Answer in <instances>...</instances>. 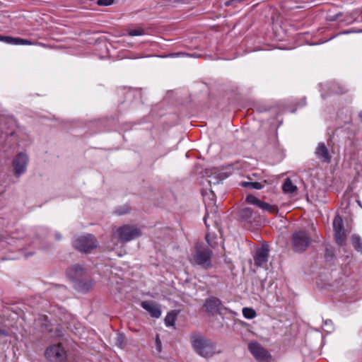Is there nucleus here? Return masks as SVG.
Segmentation results:
<instances>
[{"instance_id": "1", "label": "nucleus", "mask_w": 362, "mask_h": 362, "mask_svg": "<svg viewBox=\"0 0 362 362\" xmlns=\"http://www.w3.org/2000/svg\"><path fill=\"white\" fill-rule=\"evenodd\" d=\"M191 343L197 354L204 358H211L216 353L214 344L202 335H192Z\"/></svg>"}, {"instance_id": "2", "label": "nucleus", "mask_w": 362, "mask_h": 362, "mask_svg": "<svg viewBox=\"0 0 362 362\" xmlns=\"http://www.w3.org/2000/svg\"><path fill=\"white\" fill-rule=\"evenodd\" d=\"M311 242V235L305 230H296L291 235V247L295 252L301 253L305 251Z\"/></svg>"}, {"instance_id": "3", "label": "nucleus", "mask_w": 362, "mask_h": 362, "mask_svg": "<svg viewBox=\"0 0 362 362\" xmlns=\"http://www.w3.org/2000/svg\"><path fill=\"white\" fill-rule=\"evenodd\" d=\"M141 234L140 229L132 225H124L112 231V237L122 243L129 242L139 237Z\"/></svg>"}, {"instance_id": "4", "label": "nucleus", "mask_w": 362, "mask_h": 362, "mask_svg": "<svg viewBox=\"0 0 362 362\" xmlns=\"http://www.w3.org/2000/svg\"><path fill=\"white\" fill-rule=\"evenodd\" d=\"M212 252L210 249L203 246H197L192 254L190 262L204 269L211 267V258Z\"/></svg>"}, {"instance_id": "5", "label": "nucleus", "mask_w": 362, "mask_h": 362, "mask_svg": "<svg viewBox=\"0 0 362 362\" xmlns=\"http://www.w3.org/2000/svg\"><path fill=\"white\" fill-rule=\"evenodd\" d=\"M74 247L81 252H89L98 246V242L93 235L87 234L76 238Z\"/></svg>"}, {"instance_id": "6", "label": "nucleus", "mask_w": 362, "mask_h": 362, "mask_svg": "<svg viewBox=\"0 0 362 362\" xmlns=\"http://www.w3.org/2000/svg\"><path fill=\"white\" fill-rule=\"evenodd\" d=\"M45 355L49 362H65L66 359V352L59 344L48 346Z\"/></svg>"}, {"instance_id": "7", "label": "nucleus", "mask_w": 362, "mask_h": 362, "mask_svg": "<svg viewBox=\"0 0 362 362\" xmlns=\"http://www.w3.org/2000/svg\"><path fill=\"white\" fill-rule=\"evenodd\" d=\"M248 349L252 356L259 362H267L270 358L269 352L257 342H251Z\"/></svg>"}, {"instance_id": "8", "label": "nucleus", "mask_w": 362, "mask_h": 362, "mask_svg": "<svg viewBox=\"0 0 362 362\" xmlns=\"http://www.w3.org/2000/svg\"><path fill=\"white\" fill-rule=\"evenodd\" d=\"M246 202L250 204L256 205L262 211H268L272 214H276L278 212V209L276 206L264 202L252 194L247 196Z\"/></svg>"}, {"instance_id": "9", "label": "nucleus", "mask_w": 362, "mask_h": 362, "mask_svg": "<svg viewBox=\"0 0 362 362\" xmlns=\"http://www.w3.org/2000/svg\"><path fill=\"white\" fill-rule=\"evenodd\" d=\"M28 158L24 153H19L13 160V171L16 176H20L26 170L28 165Z\"/></svg>"}, {"instance_id": "10", "label": "nucleus", "mask_w": 362, "mask_h": 362, "mask_svg": "<svg viewBox=\"0 0 362 362\" xmlns=\"http://www.w3.org/2000/svg\"><path fill=\"white\" fill-rule=\"evenodd\" d=\"M141 307L148 311L153 317L158 318L161 315V310L159 305L153 301H143L141 303Z\"/></svg>"}, {"instance_id": "11", "label": "nucleus", "mask_w": 362, "mask_h": 362, "mask_svg": "<svg viewBox=\"0 0 362 362\" xmlns=\"http://www.w3.org/2000/svg\"><path fill=\"white\" fill-rule=\"evenodd\" d=\"M269 251L266 247H261L256 250L254 255L255 264L257 267H263L268 260Z\"/></svg>"}, {"instance_id": "12", "label": "nucleus", "mask_w": 362, "mask_h": 362, "mask_svg": "<svg viewBox=\"0 0 362 362\" xmlns=\"http://www.w3.org/2000/svg\"><path fill=\"white\" fill-rule=\"evenodd\" d=\"M85 274L84 268L80 265H74L69 267L66 271L67 276L76 281H79Z\"/></svg>"}, {"instance_id": "13", "label": "nucleus", "mask_w": 362, "mask_h": 362, "mask_svg": "<svg viewBox=\"0 0 362 362\" xmlns=\"http://www.w3.org/2000/svg\"><path fill=\"white\" fill-rule=\"evenodd\" d=\"M204 306L207 312L214 314L219 313L221 303L219 299L215 297H211L206 300Z\"/></svg>"}, {"instance_id": "14", "label": "nucleus", "mask_w": 362, "mask_h": 362, "mask_svg": "<svg viewBox=\"0 0 362 362\" xmlns=\"http://www.w3.org/2000/svg\"><path fill=\"white\" fill-rule=\"evenodd\" d=\"M0 41L11 45H32L36 44L33 42H31L25 39L3 35H0Z\"/></svg>"}, {"instance_id": "15", "label": "nucleus", "mask_w": 362, "mask_h": 362, "mask_svg": "<svg viewBox=\"0 0 362 362\" xmlns=\"http://www.w3.org/2000/svg\"><path fill=\"white\" fill-rule=\"evenodd\" d=\"M315 154L318 159L322 162L329 163L331 156H329L327 148L324 143H320L315 150Z\"/></svg>"}, {"instance_id": "16", "label": "nucleus", "mask_w": 362, "mask_h": 362, "mask_svg": "<svg viewBox=\"0 0 362 362\" xmlns=\"http://www.w3.org/2000/svg\"><path fill=\"white\" fill-rule=\"evenodd\" d=\"M282 190L286 194L293 195L296 193L298 188L290 178H286L282 185Z\"/></svg>"}, {"instance_id": "17", "label": "nucleus", "mask_w": 362, "mask_h": 362, "mask_svg": "<svg viewBox=\"0 0 362 362\" xmlns=\"http://www.w3.org/2000/svg\"><path fill=\"white\" fill-rule=\"evenodd\" d=\"M334 237L336 243L339 245H343L346 240V234L344 230H334Z\"/></svg>"}, {"instance_id": "18", "label": "nucleus", "mask_w": 362, "mask_h": 362, "mask_svg": "<svg viewBox=\"0 0 362 362\" xmlns=\"http://www.w3.org/2000/svg\"><path fill=\"white\" fill-rule=\"evenodd\" d=\"M333 229L334 230H344L342 218L337 215L333 220Z\"/></svg>"}, {"instance_id": "19", "label": "nucleus", "mask_w": 362, "mask_h": 362, "mask_svg": "<svg viewBox=\"0 0 362 362\" xmlns=\"http://www.w3.org/2000/svg\"><path fill=\"white\" fill-rule=\"evenodd\" d=\"M176 313L171 311L165 317V324L167 327L173 326L176 320Z\"/></svg>"}, {"instance_id": "20", "label": "nucleus", "mask_w": 362, "mask_h": 362, "mask_svg": "<svg viewBox=\"0 0 362 362\" xmlns=\"http://www.w3.org/2000/svg\"><path fill=\"white\" fill-rule=\"evenodd\" d=\"M241 185L244 187H248L256 189H261L264 186L262 183L259 182H243Z\"/></svg>"}, {"instance_id": "21", "label": "nucleus", "mask_w": 362, "mask_h": 362, "mask_svg": "<svg viewBox=\"0 0 362 362\" xmlns=\"http://www.w3.org/2000/svg\"><path fill=\"white\" fill-rule=\"evenodd\" d=\"M352 244L358 252H362V240L358 235H354L351 237Z\"/></svg>"}, {"instance_id": "22", "label": "nucleus", "mask_w": 362, "mask_h": 362, "mask_svg": "<svg viewBox=\"0 0 362 362\" xmlns=\"http://www.w3.org/2000/svg\"><path fill=\"white\" fill-rule=\"evenodd\" d=\"M115 344L117 347H119L120 349H123L126 344L124 336L122 334H117V336L115 339Z\"/></svg>"}, {"instance_id": "23", "label": "nucleus", "mask_w": 362, "mask_h": 362, "mask_svg": "<svg viewBox=\"0 0 362 362\" xmlns=\"http://www.w3.org/2000/svg\"><path fill=\"white\" fill-rule=\"evenodd\" d=\"M253 214L252 209L249 207H245L240 211V216L241 218L247 220L252 217Z\"/></svg>"}, {"instance_id": "24", "label": "nucleus", "mask_w": 362, "mask_h": 362, "mask_svg": "<svg viewBox=\"0 0 362 362\" xmlns=\"http://www.w3.org/2000/svg\"><path fill=\"white\" fill-rule=\"evenodd\" d=\"M243 315L247 319H253L256 316V313L252 308H244Z\"/></svg>"}, {"instance_id": "25", "label": "nucleus", "mask_w": 362, "mask_h": 362, "mask_svg": "<svg viewBox=\"0 0 362 362\" xmlns=\"http://www.w3.org/2000/svg\"><path fill=\"white\" fill-rule=\"evenodd\" d=\"M128 34L130 36H140L144 35L145 32L144 29L138 28L135 29H129L128 30Z\"/></svg>"}, {"instance_id": "26", "label": "nucleus", "mask_w": 362, "mask_h": 362, "mask_svg": "<svg viewBox=\"0 0 362 362\" xmlns=\"http://www.w3.org/2000/svg\"><path fill=\"white\" fill-rule=\"evenodd\" d=\"M129 211H130V207L127 205H124L122 207H121V209H117L115 211V213L117 215H124V214L129 213Z\"/></svg>"}, {"instance_id": "27", "label": "nucleus", "mask_w": 362, "mask_h": 362, "mask_svg": "<svg viewBox=\"0 0 362 362\" xmlns=\"http://www.w3.org/2000/svg\"><path fill=\"white\" fill-rule=\"evenodd\" d=\"M113 3V0H98V4L100 6H110Z\"/></svg>"}, {"instance_id": "28", "label": "nucleus", "mask_w": 362, "mask_h": 362, "mask_svg": "<svg viewBox=\"0 0 362 362\" xmlns=\"http://www.w3.org/2000/svg\"><path fill=\"white\" fill-rule=\"evenodd\" d=\"M8 335V331L0 325V341Z\"/></svg>"}, {"instance_id": "29", "label": "nucleus", "mask_w": 362, "mask_h": 362, "mask_svg": "<svg viewBox=\"0 0 362 362\" xmlns=\"http://www.w3.org/2000/svg\"><path fill=\"white\" fill-rule=\"evenodd\" d=\"M156 346H157V349L160 351V348H161V341L158 337V336L156 337Z\"/></svg>"}, {"instance_id": "30", "label": "nucleus", "mask_w": 362, "mask_h": 362, "mask_svg": "<svg viewBox=\"0 0 362 362\" xmlns=\"http://www.w3.org/2000/svg\"><path fill=\"white\" fill-rule=\"evenodd\" d=\"M209 214H206L204 218V223L206 225V227L209 226L208 223H207V218H209Z\"/></svg>"}, {"instance_id": "31", "label": "nucleus", "mask_w": 362, "mask_h": 362, "mask_svg": "<svg viewBox=\"0 0 362 362\" xmlns=\"http://www.w3.org/2000/svg\"><path fill=\"white\" fill-rule=\"evenodd\" d=\"M206 240L207 243H208L210 245H211V246H212L211 243L209 242V235H206Z\"/></svg>"}, {"instance_id": "32", "label": "nucleus", "mask_w": 362, "mask_h": 362, "mask_svg": "<svg viewBox=\"0 0 362 362\" xmlns=\"http://www.w3.org/2000/svg\"><path fill=\"white\" fill-rule=\"evenodd\" d=\"M56 238H57V239H58V240H60V239H61V236H60V235H59V234H58V233H57V234H56Z\"/></svg>"}, {"instance_id": "33", "label": "nucleus", "mask_w": 362, "mask_h": 362, "mask_svg": "<svg viewBox=\"0 0 362 362\" xmlns=\"http://www.w3.org/2000/svg\"><path fill=\"white\" fill-rule=\"evenodd\" d=\"M336 92H337V93H344V92H345V90H339V91H336Z\"/></svg>"}, {"instance_id": "34", "label": "nucleus", "mask_w": 362, "mask_h": 362, "mask_svg": "<svg viewBox=\"0 0 362 362\" xmlns=\"http://www.w3.org/2000/svg\"><path fill=\"white\" fill-rule=\"evenodd\" d=\"M185 54H183V53H177V54H176V55H177V56H178V55H185Z\"/></svg>"}, {"instance_id": "35", "label": "nucleus", "mask_w": 362, "mask_h": 362, "mask_svg": "<svg viewBox=\"0 0 362 362\" xmlns=\"http://www.w3.org/2000/svg\"><path fill=\"white\" fill-rule=\"evenodd\" d=\"M357 203L358 204V205H360V206H361V202H360V201H357Z\"/></svg>"}, {"instance_id": "36", "label": "nucleus", "mask_w": 362, "mask_h": 362, "mask_svg": "<svg viewBox=\"0 0 362 362\" xmlns=\"http://www.w3.org/2000/svg\"><path fill=\"white\" fill-rule=\"evenodd\" d=\"M38 45L44 46V45H42V43H40V42H39Z\"/></svg>"}, {"instance_id": "37", "label": "nucleus", "mask_w": 362, "mask_h": 362, "mask_svg": "<svg viewBox=\"0 0 362 362\" xmlns=\"http://www.w3.org/2000/svg\"><path fill=\"white\" fill-rule=\"evenodd\" d=\"M360 117L362 118V113H361V114H360Z\"/></svg>"}]
</instances>
